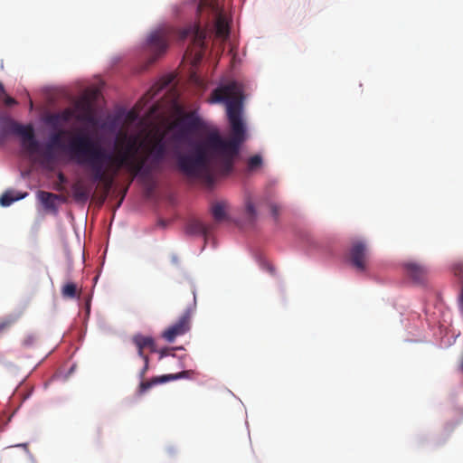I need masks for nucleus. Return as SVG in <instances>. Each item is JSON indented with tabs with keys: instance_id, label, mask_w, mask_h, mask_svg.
<instances>
[{
	"instance_id": "obj_1",
	"label": "nucleus",
	"mask_w": 463,
	"mask_h": 463,
	"mask_svg": "<svg viewBox=\"0 0 463 463\" xmlns=\"http://www.w3.org/2000/svg\"><path fill=\"white\" fill-rule=\"evenodd\" d=\"M211 103H225L231 133L224 138L218 129L209 131L203 138L192 144L187 154L176 153V166L184 175L213 182V174L228 175L241 146L247 138L242 119L243 95L236 81L221 85L213 90Z\"/></svg>"
},
{
	"instance_id": "obj_2",
	"label": "nucleus",
	"mask_w": 463,
	"mask_h": 463,
	"mask_svg": "<svg viewBox=\"0 0 463 463\" xmlns=\"http://www.w3.org/2000/svg\"><path fill=\"white\" fill-rule=\"evenodd\" d=\"M165 133L155 137L146 149V157L137 159V137L123 136L125 146L118 148L117 153L106 152L100 146L87 137H77L70 145L72 156L80 165H86L90 170L91 180L102 185L105 196L112 188L115 178L125 169L130 175V183L137 177H146L152 171L158 170L167 153L164 140Z\"/></svg>"
},
{
	"instance_id": "obj_3",
	"label": "nucleus",
	"mask_w": 463,
	"mask_h": 463,
	"mask_svg": "<svg viewBox=\"0 0 463 463\" xmlns=\"http://www.w3.org/2000/svg\"><path fill=\"white\" fill-rule=\"evenodd\" d=\"M177 33L181 41L191 38L192 44L185 52L184 57L192 59L194 65L199 63L206 49V32L199 24H191L184 29L175 32L170 25H161L149 33L146 37L145 49L149 55V62H155L158 58L165 55L168 50L172 37Z\"/></svg>"
},
{
	"instance_id": "obj_4",
	"label": "nucleus",
	"mask_w": 463,
	"mask_h": 463,
	"mask_svg": "<svg viewBox=\"0 0 463 463\" xmlns=\"http://www.w3.org/2000/svg\"><path fill=\"white\" fill-rule=\"evenodd\" d=\"M205 128V123L195 111L184 113L168 126L167 131L173 132L169 141L179 147L180 145L190 143L194 135Z\"/></svg>"
},
{
	"instance_id": "obj_5",
	"label": "nucleus",
	"mask_w": 463,
	"mask_h": 463,
	"mask_svg": "<svg viewBox=\"0 0 463 463\" xmlns=\"http://www.w3.org/2000/svg\"><path fill=\"white\" fill-rule=\"evenodd\" d=\"M262 206L269 208L275 220L279 219L281 211L279 203L269 198L254 200L250 195H248L244 200V216L249 222L253 223L258 219L259 213L257 209Z\"/></svg>"
},
{
	"instance_id": "obj_6",
	"label": "nucleus",
	"mask_w": 463,
	"mask_h": 463,
	"mask_svg": "<svg viewBox=\"0 0 463 463\" xmlns=\"http://www.w3.org/2000/svg\"><path fill=\"white\" fill-rule=\"evenodd\" d=\"M348 260L357 272L364 273L369 269L370 250L364 241L354 240L352 241Z\"/></svg>"
},
{
	"instance_id": "obj_7",
	"label": "nucleus",
	"mask_w": 463,
	"mask_h": 463,
	"mask_svg": "<svg viewBox=\"0 0 463 463\" xmlns=\"http://www.w3.org/2000/svg\"><path fill=\"white\" fill-rule=\"evenodd\" d=\"M9 130L11 133L21 137V145L26 152L29 154L39 152L40 143L35 138L33 126H24L17 122H11Z\"/></svg>"
},
{
	"instance_id": "obj_8",
	"label": "nucleus",
	"mask_w": 463,
	"mask_h": 463,
	"mask_svg": "<svg viewBox=\"0 0 463 463\" xmlns=\"http://www.w3.org/2000/svg\"><path fill=\"white\" fill-rule=\"evenodd\" d=\"M75 118L78 121L87 122L90 124H95L96 118L94 116V109L92 101L89 97H82L76 104H75Z\"/></svg>"
},
{
	"instance_id": "obj_9",
	"label": "nucleus",
	"mask_w": 463,
	"mask_h": 463,
	"mask_svg": "<svg viewBox=\"0 0 463 463\" xmlns=\"http://www.w3.org/2000/svg\"><path fill=\"white\" fill-rule=\"evenodd\" d=\"M190 329V314L186 311L176 323L169 326L164 333L163 337L173 342L177 336L184 335Z\"/></svg>"
},
{
	"instance_id": "obj_10",
	"label": "nucleus",
	"mask_w": 463,
	"mask_h": 463,
	"mask_svg": "<svg viewBox=\"0 0 463 463\" xmlns=\"http://www.w3.org/2000/svg\"><path fill=\"white\" fill-rule=\"evenodd\" d=\"M189 373H191V371H183L179 373L165 374L162 376L153 377L149 381H142L138 386V393L143 394L146 391H148L150 388H152L153 386H155L158 383H164L168 381L177 380V379L184 377L186 374L188 375Z\"/></svg>"
},
{
	"instance_id": "obj_11",
	"label": "nucleus",
	"mask_w": 463,
	"mask_h": 463,
	"mask_svg": "<svg viewBox=\"0 0 463 463\" xmlns=\"http://www.w3.org/2000/svg\"><path fill=\"white\" fill-rule=\"evenodd\" d=\"M132 342L137 349L139 357L144 358L146 355L144 354V349L148 348L150 352H156V346L154 339L151 336H146L140 334L132 336Z\"/></svg>"
},
{
	"instance_id": "obj_12",
	"label": "nucleus",
	"mask_w": 463,
	"mask_h": 463,
	"mask_svg": "<svg viewBox=\"0 0 463 463\" xmlns=\"http://www.w3.org/2000/svg\"><path fill=\"white\" fill-rule=\"evenodd\" d=\"M65 134V132L63 130H60L59 132L57 133H54L50 137V142L48 143V145L46 146V151L44 153V156L45 157L47 158H52V153H51V150L52 147L54 146H57V147H60V148H63L65 149L71 156V159H73L76 163H78V161L72 156L71 151H70V145L69 144L66 147L62 146V144L61 143V136ZM78 137H87L88 138H90L88 136H85V135H78ZM75 137H77V136H75L71 140H73ZM72 141H71L70 143H71Z\"/></svg>"
},
{
	"instance_id": "obj_13",
	"label": "nucleus",
	"mask_w": 463,
	"mask_h": 463,
	"mask_svg": "<svg viewBox=\"0 0 463 463\" xmlns=\"http://www.w3.org/2000/svg\"><path fill=\"white\" fill-rule=\"evenodd\" d=\"M36 196L46 211L53 213H57L56 201L61 198L60 195L40 190L37 192Z\"/></svg>"
},
{
	"instance_id": "obj_14",
	"label": "nucleus",
	"mask_w": 463,
	"mask_h": 463,
	"mask_svg": "<svg viewBox=\"0 0 463 463\" xmlns=\"http://www.w3.org/2000/svg\"><path fill=\"white\" fill-rule=\"evenodd\" d=\"M213 229V224H206L200 220L193 219L186 224V232L192 235H209Z\"/></svg>"
},
{
	"instance_id": "obj_15",
	"label": "nucleus",
	"mask_w": 463,
	"mask_h": 463,
	"mask_svg": "<svg viewBox=\"0 0 463 463\" xmlns=\"http://www.w3.org/2000/svg\"><path fill=\"white\" fill-rule=\"evenodd\" d=\"M407 274L415 281L421 282L428 274V269L417 262L410 261L404 263Z\"/></svg>"
},
{
	"instance_id": "obj_16",
	"label": "nucleus",
	"mask_w": 463,
	"mask_h": 463,
	"mask_svg": "<svg viewBox=\"0 0 463 463\" xmlns=\"http://www.w3.org/2000/svg\"><path fill=\"white\" fill-rule=\"evenodd\" d=\"M229 203L227 201H218L212 204L211 213L216 222H222L228 220L227 210Z\"/></svg>"
},
{
	"instance_id": "obj_17",
	"label": "nucleus",
	"mask_w": 463,
	"mask_h": 463,
	"mask_svg": "<svg viewBox=\"0 0 463 463\" xmlns=\"http://www.w3.org/2000/svg\"><path fill=\"white\" fill-rule=\"evenodd\" d=\"M75 116H76L75 109L67 108L59 113H55V114H52V116H50L48 121L50 124H52L53 126H57L60 122H62V123L69 122L71 118H75Z\"/></svg>"
},
{
	"instance_id": "obj_18",
	"label": "nucleus",
	"mask_w": 463,
	"mask_h": 463,
	"mask_svg": "<svg viewBox=\"0 0 463 463\" xmlns=\"http://www.w3.org/2000/svg\"><path fill=\"white\" fill-rule=\"evenodd\" d=\"M230 34V29L227 22L222 16H219L215 22V35L216 37L225 41Z\"/></svg>"
},
{
	"instance_id": "obj_19",
	"label": "nucleus",
	"mask_w": 463,
	"mask_h": 463,
	"mask_svg": "<svg viewBox=\"0 0 463 463\" xmlns=\"http://www.w3.org/2000/svg\"><path fill=\"white\" fill-rule=\"evenodd\" d=\"M73 196L77 201L86 202L91 193V189L84 186L80 183H76L72 185Z\"/></svg>"
},
{
	"instance_id": "obj_20",
	"label": "nucleus",
	"mask_w": 463,
	"mask_h": 463,
	"mask_svg": "<svg viewBox=\"0 0 463 463\" xmlns=\"http://www.w3.org/2000/svg\"><path fill=\"white\" fill-rule=\"evenodd\" d=\"M27 193L14 195V191H6L0 197V204L4 207L11 205L14 202L24 198Z\"/></svg>"
},
{
	"instance_id": "obj_21",
	"label": "nucleus",
	"mask_w": 463,
	"mask_h": 463,
	"mask_svg": "<svg viewBox=\"0 0 463 463\" xmlns=\"http://www.w3.org/2000/svg\"><path fill=\"white\" fill-rule=\"evenodd\" d=\"M61 295L67 298H74L79 297L76 284L72 282L65 284L61 288Z\"/></svg>"
},
{
	"instance_id": "obj_22",
	"label": "nucleus",
	"mask_w": 463,
	"mask_h": 463,
	"mask_svg": "<svg viewBox=\"0 0 463 463\" xmlns=\"http://www.w3.org/2000/svg\"><path fill=\"white\" fill-rule=\"evenodd\" d=\"M37 342L38 337L35 334H28L24 337L22 345L25 348H31L37 344Z\"/></svg>"
},
{
	"instance_id": "obj_23",
	"label": "nucleus",
	"mask_w": 463,
	"mask_h": 463,
	"mask_svg": "<svg viewBox=\"0 0 463 463\" xmlns=\"http://www.w3.org/2000/svg\"><path fill=\"white\" fill-rule=\"evenodd\" d=\"M262 165V158L259 155H255L249 158L248 168L250 170H255Z\"/></svg>"
},
{
	"instance_id": "obj_24",
	"label": "nucleus",
	"mask_w": 463,
	"mask_h": 463,
	"mask_svg": "<svg viewBox=\"0 0 463 463\" xmlns=\"http://www.w3.org/2000/svg\"><path fill=\"white\" fill-rule=\"evenodd\" d=\"M170 80L165 81L162 86L155 85L153 86L145 95V97L148 96L149 99H152L160 90H162L164 87H165Z\"/></svg>"
},
{
	"instance_id": "obj_25",
	"label": "nucleus",
	"mask_w": 463,
	"mask_h": 463,
	"mask_svg": "<svg viewBox=\"0 0 463 463\" xmlns=\"http://www.w3.org/2000/svg\"><path fill=\"white\" fill-rule=\"evenodd\" d=\"M57 178L59 181V184L55 187V189L57 191H62L63 190L62 184H66L68 182V179L62 172L58 173Z\"/></svg>"
},
{
	"instance_id": "obj_26",
	"label": "nucleus",
	"mask_w": 463,
	"mask_h": 463,
	"mask_svg": "<svg viewBox=\"0 0 463 463\" xmlns=\"http://www.w3.org/2000/svg\"><path fill=\"white\" fill-rule=\"evenodd\" d=\"M143 361H144V366L143 368L141 369V371L139 372V378L141 380L144 379L146 372L148 371V368H149V357L148 356H146L144 358H142Z\"/></svg>"
},
{
	"instance_id": "obj_27",
	"label": "nucleus",
	"mask_w": 463,
	"mask_h": 463,
	"mask_svg": "<svg viewBox=\"0 0 463 463\" xmlns=\"http://www.w3.org/2000/svg\"><path fill=\"white\" fill-rule=\"evenodd\" d=\"M14 324V321L12 319H6L0 323V334H2L4 331L7 330L12 326Z\"/></svg>"
},
{
	"instance_id": "obj_28",
	"label": "nucleus",
	"mask_w": 463,
	"mask_h": 463,
	"mask_svg": "<svg viewBox=\"0 0 463 463\" xmlns=\"http://www.w3.org/2000/svg\"><path fill=\"white\" fill-rule=\"evenodd\" d=\"M16 103L15 99L9 97V96H6L5 99V104L6 106H12V105H14Z\"/></svg>"
},
{
	"instance_id": "obj_29",
	"label": "nucleus",
	"mask_w": 463,
	"mask_h": 463,
	"mask_svg": "<svg viewBox=\"0 0 463 463\" xmlns=\"http://www.w3.org/2000/svg\"><path fill=\"white\" fill-rule=\"evenodd\" d=\"M159 354H160V358H163L164 356L168 355L169 351H168V349H162L159 351Z\"/></svg>"
},
{
	"instance_id": "obj_30",
	"label": "nucleus",
	"mask_w": 463,
	"mask_h": 463,
	"mask_svg": "<svg viewBox=\"0 0 463 463\" xmlns=\"http://www.w3.org/2000/svg\"><path fill=\"white\" fill-rule=\"evenodd\" d=\"M0 94H5V88L1 83H0Z\"/></svg>"
},
{
	"instance_id": "obj_31",
	"label": "nucleus",
	"mask_w": 463,
	"mask_h": 463,
	"mask_svg": "<svg viewBox=\"0 0 463 463\" xmlns=\"http://www.w3.org/2000/svg\"><path fill=\"white\" fill-rule=\"evenodd\" d=\"M18 447H24V448H26L27 447V444L24 443V444H19L17 445Z\"/></svg>"
}]
</instances>
